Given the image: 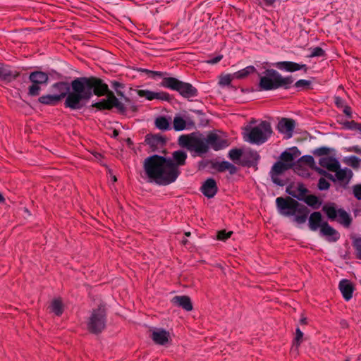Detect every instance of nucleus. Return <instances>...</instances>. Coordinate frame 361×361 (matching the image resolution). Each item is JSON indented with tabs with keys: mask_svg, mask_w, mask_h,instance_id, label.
Returning <instances> with one entry per match:
<instances>
[{
	"mask_svg": "<svg viewBox=\"0 0 361 361\" xmlns=\"http://www.w3.org/2000/svg\"><path fill=\"white\" fill-rule=\"evenodd\" d=\"M317 171H318L320 173H323V171L322 169L316 168Z\"/></svg>",
	"mask_w": 361,
	"mask_h": 361,
	"instance_id": "56",
	"label": "nucleus"
},
{
	"mask_svg": "<svg viewBox=\"0 0 361 361\" xmlns=\"http://www.w3.org/2000/svg\"><path fill=\"white\" fill-rule=\"evenodd\" d=\"M232 233H233L232 231L226 232L224 230L220 231L218 232L217 239L219 240H226V239H228L231 237Z\"/></svg>",
	"mask_w": 361,
	"mask_h": 361,
	"instance_id": "40",
	"label": "nucleus"
},
{
	"mask_svg": "<svg viewBox=\"0 0 361 361\" xmlns=\"http://www.w3.org/2000/svg\"><path fill=\"white\" fill-rule=\"evenodd\" d=\"M180 80H177L175 78L169 77V78H164L161 82V86L169 88L173 90H176L178 83Z\"/></svg>",
	"mask_w": 361,
	"mask_h": 361,
	"instance_id": "25",
	"label": "nucleus"
},
{
	"mask_svg": "<svg viewBox=\"0 0 361 361\" xmlns=\"http://www.w3.org/2000/svg\"><path fill=\"white\" fill-rule=\"evenodd\" d=\"M295 128V122L292 119L282 118L278 123L279 130L284 135L286 138H290Z\"/></svg>",
	"mask_w": 361,
	"mask_h": 361,
	"instance_id": "12",
	"label": "nucleus"
},
{
	"mask_svg": "<svg viewBox=\"0 0 361 361\" xmlns=\"http://www.w3.org/2000/svg\"><path fill=\"white\" fill-rule=\"evenodd\" d=\"M154 74L157 75H161V73H154Z\"/></svg>",
	"mask_w": 361,
	"mask_h": 361,
	"instance_id": "60",
	"label": "nucleus"
},
{
	"mask_svg": "<svg viewBox=\"0 0 361 361\" xmlns=\"http://www.w3.org/2000/svg\"><path fill=\"white\" fill-rule=\"evenodd\" d=\"M336 104L338 106H341V105H342V104H343V101H342V99H340V98H338V97H336Z\"/></svg>",
	"mask_w": 361,
	"mask_h": 361,
	"instance_id": "51",
	"label": "nucleus"
},
{
	"mask_svg": "<svg viewBox=\"0 0 361 361\" xmlns=\"http://www.w3.org/2000/svg\"><path fill=\"white\" fill-rule=\"evenodd\" d=\"M320 232L331 242L336 241L340 237L339 233L327 223H323Z\"/></svg>",
	"mask_w": 361,
	"mask_h": 361,
	"instance_id": "16",
	"label": "nucleus"
},
{
	"mask_svg": "<svg viewBox=\"0 0 361 361\" xmlns=\"http://www.w3.org/2000/svg\"><path fill=\"white\" fill-rule=\"evenodd\" d=\"M4 202V198L2 195V194L0 192V202Z\"/></svg>",
	"mask_w": 361,
	"mask_h": 361,
	"instance_id": "53",
	"label": "nucleus"
},
{
	"mask_svg": "<svg viewBox=\"0 0 361 361\" xmlns=\"http://www.w3.org/2000/svg\"><path fill=\"white\" fill-rule=\"evenodd\" d=\"M349 152H354L358 154H361V147L359 146H353L348 149Z\"/></svg>",
	"mask_w": 361,
	"mask_h": 361,
	"instance_id": "48",
	"label": "nucleus"
},
{
	"mask_svg": "<svg viewBox=\"0 0 361 361\" xmlns=\"http://www.w3.org/2000/svg\"><path fill=\"white\" fill-rule=\"evenodd\" d=\"M334 220H336L338 222L345 226H348L351 221L349 215L341 209L339 210L337 216Z\"/></svg>",
	"mask_w": 361,
	"mask_h": 361,
	"instance_id": "28",
	"label": "nucleus"
},
{
	"mask_svg": "<svg viewBox=\"0 0 361 361\" xmlns=\"http://www.w3.org/2000/svg\"><path fill=\"white\" fill-rule=\"evenodd\" d=\"M289 168L283 162L279 161L274 165L271 170V176L275 183H276V179L275 178V176H277L284 171L288 169Z\"/></svg>",
	"mask_w": 361,
	"mask_h": 361,
	"instance_id": "26",
	"label": "nucleus"
},
{
	"mask_svg": "<svg viewBox=\"0 0 361 361\" xmlns=\"http://www.w3.org/2000/svg\"><path fill=\"white\" fill-rule=\"evenodd\" d=\"M207 144L215 150L228 146L229 143L223 134L211 133L207 137Z\"/></svg>",
	"mask_w": 361,
	"mask_h": 361,
	"instance_id": "9",
	"label": "nucleus"
},
{
	"mask_svg": "<svg viewBox=\"0 0 361 361\" xmlns=\"http://www.w3.org/2000/svg\"><path fill=\"white\" fill-rule=\"evenodd\" d=\"M185 235H186L187 236H189V235H190V233H189V232H188V233H185Z\"/></svg>",
	"mask_w": 361,
	"mask_h": 361,
	"instance_id": "61",
	"label": "nucleus"
},
{
	"mask_svg": "<svg viewBox=\"0 0 361 361\" xmlns=\"http://www.w3.org/2000/svg\"><path fill=\"white\" fill-rule=\"evenodd\" d=\"M293 82L292 77H283L277 71L271 69L266 71L264 75L260 77L259 85L261 90H271L279 87L288 88Z\"/></svg>",
	"mask_w": 361,
	"mask_h": 361,
	"instance_id": "4",
	"label": "nucleus"
},
{
	"mask_svg": "<svg viewBox=\"0 0 361 361\" xmlns=\"http://www.w3.org/2000/svg\"><path fill=\"white\" fill-rule=\"evenodd\" d=\"M301 161L308 165L309 166L314 168L315 162L314 158L312 156H304L301 158Z\"/></svg>",
	"mask_w": 361,
	"mask_h": 361,
	"instance_id": "41",
	"label": "nucleus"
},
{
	"mask_svg": "<svg viewBox=\"0 0 361 361\" xmlns=\"http://www.w3.org/2000/svg\"><path fill=\"white\" fill-rule=\"evenodd\" d=\"M209 145L207 144V139L205 141L195 139V143L192 147H194L195 150L198 152H205L207 150Z\"/></svg>",
	"mask_w": 361,
	"mask_h": 361,
	"instance_id": "30",
	"label": "nucleus"
},
{
	"mask_svg": "<svg viewBox=\"0 0 361 361\" xmlns=\"http://www.w3.org/2000/svg\"><path fill=\"white\" fill-rule=\"evenodd\" d=\"M242 152L240 149H231L229 152V157L231 158V159L233 161L238 160L240 158Z\"/></svg>",
	"mask_w": 361,
	"mask_h": 361,
	"instance_id": "39",
	"label": "nucleus"
},
{
	"mask_svg": "<svg viewBox=\"0 0 361 361\" xmlns=\"http://www.w3.org/2000/svg\"><path fill=\"white\" fill-rule=\"evenodd\" d=\"M349 128L357 130L361 132V124L352 122L350 123Z\"/></svg>",
	"mask_w": 361,
	"mask_h": 361,
	"instance_id": "47",
	"label": "nucleus"
},
{
	"mask_svg": "<svg viewBox=\"0 0 361 361\" xmlns=\"http://www.w3.org/2000/svg\"><path fill=\"white\" fill-rule=\"evenodd\" d=\"M309 51H310V54L309 55L310 57H318L322 56L324 55V50L320 47H312L310 48Z\"/></svg>",
	"mask_w": 361,
	"mask_h": 361,
	"instance_id": "36",
	"label": "nucleus"
},
{
	"mask_svg": "<svg viewBox=\"0 0 361 361\" xmlns=\"http://www.w3.org/2000/svg\"><path fill=\"white\" fill-rule=\"evenodd\" d=\"M344 113L348 115V116H350V108L348 107H345L343 110Z\"/></svg>",
	"mask_w": 361,
	"mask_h": 361,
	"instance_id": "52",
	"label": "nucleus"
},
{
	"mask_svg": "<svg viewBox=\"0 0 361 361\" xmlns=\"http://www.w3.org/2000/svg\"><path fill=\"white\" fill-rule=\"evenodd\" d=\"M179 142L183 146L192 147L195 143V139L187 135H182L179 137Z\"/></svg>",
	"mask_w": 361,
	"mask_h": 361,
	"instance_id": "33",
	"label": "nucleus"
},
{
	"mask_svg": "<svg viewBox=\"0 0 361 361\" xmlns=\"http://www.w3.org/2000/svg\"><path fill=\"white\" fill-rule=\"evenodd\" d=\"M114 86L116 87H118V86H120V85H119L118 82H114Z\"/></svg>",
	"mask_w": 361,
	"mask_h": 361,
	"instance_id": "55",
	"label": "nucleus"
},
{
	"mask_svg": "<svg viewBox=\"0 0 361 361\" xmlns=\"http://www.w3.org/2000/svg\"><path fill=\"white\" fill-rule=\"evenodd\" d=\"M150 332L151 338L156 344L165 345L171 342L172 337L171 333L164 329L154 328Z\"/></svg>",
	"mask_w": 361,
	"mask_h": 361,
	"instance_id": "8",
	"label": "nucleus"
},
{
	"mask_svg": "<svg viewBox=\"0 0 361 361\" xmlns=\"http://www.w3.org/2000/svg\"><path fill=\"white\" fill-rule=\"evenodd\" d=\"M322 216L319 212L312 213L309 219V226L311 230L316 231L319 228L322 229L323 225Z\"/></svg>",
	"mask_w": 361,
	"mask_h": 361,
	"instance_id": "19",
	"label": "nucleus"
},
{
	"mask_svg": "<svg viewBox=\"0 0 361 361\" xmlns=\"http://www.w3.org/2000/svg\"><path fill=\"white\" fill-rule=\"evenodd\" d=\"M155 126L160 130H166L170 128V122L165 117L160 116L155 120Z\"/></svg>",
	"mask_w": 361,
	"mask_h": 361,
	"instance_id": "31",
	"label": "nucleus"
},
{
	"mask_svg": "<svg viewBox=\"0 0 361 361\" xmlns=\"http://www.w3.org/2000/svg\"><path fill=\"white\" fill-rule=\"evenodd\" d=\"M51 311L56 315H61L63 312V306L60 299H54L50 305Z\"/></svg>",
	"mask_w": 361,
	"mask_h": 361,
	"instance_id": "27",
	"label": "nucleus"
},
{
	"mask_svg": "<svg viewBox=\"0 0 361 361\" xmlns=\"http://www.w3.org/2000/svg\"><path fill=\"white\" fill-rule=\"evenodd\" d=\"M344 162L350 166L358 168L361 164V159L355 156H350L344 159Z\"/></svg>",
	"mask_w": 361,
	"mask_h": 361,
	"instance_id": "32",
	"label": "nucleus"
},
{
	"mask_svg": "<svg viewBox=\"0 0 361 361\" xmlns=\"http://www.w3.org/2000/svg\"><path fill=\"white\" fill-rule=\"evenodd\" d=\"M298 189L300 192V195H296L295 192H289V194H290L291 195L300 199V196H303L305 192H306V189L305 188V187L302 185H298Z\"/></svg>",
	"mask_w": 361,
	"mask_h": 361,
	"instance_id": "44",
	"label": "nucleus"
},
{
	"mask_svg": "<svg viewBox=\"0 0 361 361\" xmlns=\"http://www.w3.org/2000/svg\"><path fill=\"white\" fill-rule=\"evenodd\" d=\"M272 133L271 126L267 122H262L258 126L245 128L243 137L245 141L260 144L264 142Z\"/></svg>",
	"mask_w": 361,
	"mask_h": 361,
	"instance_id": "5",
	"label": "nucleus"
},
{
	"mask_svg": "<svg viewBox=\"0 0 361 361\" xmlns=\"http://www.w3.org/2000/svg\"><path fill=\"white\" fill-rule=\"evenodd\" d=\"M117 135H118L117 131H116V130H114V136H116Z\"/></svg>",
	"mask_w": 361,
	"mask_h": 361,
	"instance_id": "57",
	"label": "nucleus"
},
{
	"mask_svg": "<svg viewBox=\"0 0 361 361\" xmlns=\"http://www.w3.org/2000/svg\"><path fill=\"white\" fill-rule=\"evenodd\" d=\"M32 83H36L39 85L46 84L48 81V75L43 72L36 71L33 72L30 75L29 77Z\"/></svg>",
	"mask_w": 361,
	"mask_h": 361,
	"instance_id": "22",
	"label": "nucleus"
},
{
	"mask_svg": "<svg viewBox=\"0 0 361 361\" xmlns=\"http://www.w3.org/2000/svg\"><path fill=\"white\" fill-rule=\"evenodd\" d=\"M276 202L281 214L293 216L294 221L298 224L305 222L308 214V210L305 207L300 205L297 201L291 198L285 200L282 197H278Z\"/></svg>",
	"mask_w": 361,
	"mask_h": 361,
	"instance_id": "3",
	"label": "nucleus"
},
{
	"mask_svg": "<svg viewBox=\"0 0 361 361\" xmlns=\"http://www.w3.org/2000/svg\"><path fill=\"white\" fill-rule=\"evenodd\" d=\"M41 85L32 83V85L29 87V94L31 96H37L39 94L41 90Z\"/></svg>",
	"mask_w": 361,
	"mask_h": 361,
	"instance_id": "37",
	"label": "nucleus"
},
{
	"mask_svg": "<svg viewBox=\"0 0 361 361\" xmlns=\"http://www.w3.org/2000/svg\"><path fill=\"white\" fill-rule=\"evenodd\" d=\"M303 336V334L302 331L299 329H296V336L293 343V348H295L296 350H298V348L301 342L302 338Z\"/></svg>",
	"mask_w": 361,
	"mask_h": 361,
	"instance_id": "38",
	"label": "nucleus"
},
{
	"mask_svg": "<svg viewBox=\"0 0 361 361\" xmlns=\"http://www.w3.org/2000/svg\"><path fill=\"white\" fill-rule=\"evenodd\" d=\"M116 92H117V94H120V92L118 90H116Z\"/></svg>",
	"mask_w": 361,
	"mask_h": 361,
	"instance_id": "63",
	"label": "nucleus"
},
{
	"mask_svg": "<svg viewBox=\"0 0 361 361\" xmlns=\"http://www.w3.org/2000/svg\"><path fill=\"white\" fill-rule=\"evenodd\" d=\"M18 74L13 72L7 66H0V80L5 81H11L17 77Z\"/></svg>",
	"mask_w": 361,
	"mask_h": 361,
	"instance_id": "23",
	"label": "nucleus"
},
{
	"mask_svg": "<svg viewBox=\"0 0 361 361\" xmlns=\"http://www.w3.org/2000/svg\"><path fill=\"white\" fill-rule=\"evenodd\" d=\"M255 71V67L252 66H250L238 72L234 73V78L235 79H243L246 78L250 74L254 73Z\"/></svg>",
	"mask_w": 361,
	"mask_h": 361,
	"instance_id": "29",
	"label": "nucleus"
},
{
	"mask_svg": "<svg viewBox=\"0 0 361 361\" xmlns=\"http://www.w3.org/2000/svg\"><path fill=\"white\" fill-rule=\"evenodd\" d=\"M94 94L97 96L106 94V99L92 104V106L99 110L116 107L121 112L135 111L137 108L128 99L125 103L119 102L114 94L109 91L108 85L102 80L91 78H79L71 82V88L66 82H58L51 87V93L39 98L44 104H56L66 96L65 106L71 109H81Z\"/></svg>",
	"mask_w": 361,
	"mask_h": 361,
	"instance_id": "1",
	"label": "nucleus"
},
{
	"mask_svg": "<svg viewBox=\"0 0 361 361\" xmlns=\"http://www.w3.org/2000/svg\"><path fill=\"white\" fill-rule=\"evenodd\" d=\"M194 126V122L189 117H184L180 115H176L174 117L173 127L175 130L180 131L185 129H190Z\"/></svg>",
	"mask_w": 361,
	"mask_h": 361,
	"instance_id": "11",
	"label": "nucleus"
},
{
	"mask_svg": "<svg viewBox=\"0 0 361 361\" xmlns=\"http://www.w3.org/2000/svg\"><path fill=\"white\" fill-rule=\"evenodd\" d=\"M89 331L92 333L102 331L105 327V313L104 308L94 310L87 322Z\"/></svg>",
	"mask_w": 361,
	"mask_h": 361,
	"instance_id": "6",
	"label": "nucleus"
},
{
	"mask_svg": "<svg viewBox=\"0 0 361 361\" xmlns=\"http://www.w3.org/2000/svg\"><path fill=\"white\" fill-rule=\"evenodd\" d=\"M223 164H224V169L230 170L231 172L234 171L235 168L232 164H229L228 162H224Z\"/></svg>",
	"mask_w": 361,
	"mask_h": 361,
	"instance_id": "50",
	"label": "nucleus"
},
{
	"mask_svg": "<svg viewBox=\"0 0 361 361\" xmlns=\"http://www.w3.org/2000/svg\"><path fill=\"white\" fill-rule=\"evenodd\" d=\"M328 149L320 148L314 152V154L319 156V163L324 167L331 171H336L339 167L338 161L327 154Z\"/></svg>",
	"mask_w": 361,
	"mask_h": 361,
	"instance_id": "7",
	"label": "nucleus"
},
{
	"mask_svg": "<svg viewBox=\"0 0 361 361\" xmlns=\"http://www.w3.org/2000/svg\"><path fill=\"white\" fill-rule=\"evenodd\" d=\"M305 202L308 205L317 208L319 206L318 198L316 196L314 195H308L305 198Z\"/></svg>",
	"mask_w": 361,
	"mask_h": 361,
	"instance_id": "34",
	"label": "nucleus"
},
{
	"mask_svg": "<svg viewBox=\"0 0 361 361\" xmlns=\"http://www.w3.org/2000/svg\"><path fill=\"white\" fill-rule=\"evenodd\" d=\"M186 242H187V240H183V243L184 244H185V243H186Z\"/></svg>",
	"mask_w": 361,
	"mask_h": 361,
	"instance_id": "62",
	"label": "nucleus"
},
{
	"mask_svg": "<svg viewBox=\"0 0 361 361\" xmlns=\"http://www.w3.org/2000/svg\"><path fill=\"white\" fill-rule=\"evenodd\" d=\"M95 157H96L97 158H99V157H100V154H97V155H95Z\"/></svg>",
	"mask_w": 361,
	"mask_h": 361,
	"instance_id": "59",
	"label": "nucleus"
},
{
	"mask_svg": "<svg viewBox=\"0 0 361 361\" xmlns=\"http://www.w3.org/2000/svg\"><path fill=\"white\" fill-rule=\"evenodd\" d=\"M218 190L216 181L212 178L207 179L202 185L201 190L207 197H213Z\"/></svg>",
	"mask_w": 361,
	"mask_h": 361,
	"instance_id": "13",
	"label": "nucleus"
},
{
	"mask_svg": "<svg viewBox=\"0 0 361 361\" xmlns=\"http://www.w3.org/2000/svg\"><path fill=\"white\" fill-rule=\"evenodd\" d=\"M298 154L296 149H290L284 152L281 156V161L284 163L288 168H290L295 159L298 158Z\"/></svg>",
	"mask_w": 361,
	"mask_h": 361,
	"instance_id": "18",
	"label": "nucleus"
},
{
	"mask_svg": "<svg viewBox=\"0 0 361 361\" xmlns=\"http://www.w3.org/2000/svg\"><path fill=\"white\" fill-rule=\"evenodd\" d=\"M221 59H222V56L219 55V56H216V57H215V58H214L212 59H210V60L207 61V62L209 63L214 64V63H218Z\"/></svg>",
	"mask_w": 361,
	"mask_h": 361,
	"instance_id": "49",
	"label": "nucleus"
},
{
	"mask_svg": "<svg viewBox=\"0 0 361 361\" xmlns=\"http://www.w3.org/2000/svg\"><path fill=\"white\" fill-rule=\"evenodd\" d=\"M234 73L221 75L219 83L222 85H228L233 80H235Z\"/></svg>",
	"mask_w": 361,
	"mask_h": 361,
	"instance_id": "35",
	"label": "nucleus"
},
{
	"mask_svg": "<svg viewBox=\"0 0 361 361\" xmlns=\"http://www.w3.org/2000/svg\"><path fill=\"white\" fill-rule=\"evenodd\" d=\"M137 92L140 97H145L147 100L154 99L167 100L169 99V95L166 93L154 92L148 90H139Z\"/></svg>",
	"mask_w": 361,
	"mask_h": 361,
	"instance_id": "15",
	"label": "nucleus"
},
{
	"mask_svg": "<svg viewBox=\"0 0 361 361\" xmlns=\"http://www.w3.org/2000/svg\"><path fill=\"white\" fill-rule=\"evenodd\" d=\"M112 179H113V181H114V182H116V176H114L112 177Z\"/></svg>",
	"mask_w": 361,
	"mask_h": 361,
	"instance_id": "58",
	"label": "nucleus"
},
{
	"mask_svg": "<svg viewBox=\"0 0 361 361\" xmlns=\"http://www.w3.org/2000/svg\"><path fill=\"white\" fill-rule=\"evenodd\" d=\"M178 91L185 97H194L197 94V90L190 84L180 81L177 87Z\"/></svg>",
	"mask_w": 361,
	"mask_h": 361,
	"instance_id": "17",
	"label": "nucleus"
},
{
	"mask_svg": "<svg viewBox=\"0 0 361 361\" xmlns=\"http://www.w3.org/2000/svg\"><path fill=\"white\" fill-rule=\"evenodd\" d=\"M318 187L320 190H326L329 187V183L325 178H320Z\"/></svg>",
	"mask_w": 361,
	"mask_h": 361,
	"instance_id": "45",
	"label": "nucleus"
},
{
	"mask_svg": "<svg viewBox=\"0 0 361 361\" xmlns=\"http://www.w3.org/2000/svg\"><path fill=\"white\" fill-rule=\"evenodd\" d=\"M311 82L307 80H299L295 84V87L299 89L307 88L310 85Z\"/></svg>",
	"mask_w": 361,
	"mask_h": 361,
	"instance_id": "42",
	"label": "nucleus"
},
{
	"mask_svg": "<svg viewBox=\"0 0 361 361\" xmlns=\"http://www.w3.org/2000/svg\"><path fill=\"white\" fill-rule=\"evenodd\" d=\"M339 290L345 300L348 301L352 298L354 286L350 281L341 280L339 283Z\"/></svg>",
	"mask_w": 361,
	"mask_h": 361,
	"instance_id": "14",
	"label": "nucleus"
},
{
	"mask_svg": "<svg viewBox=\"0 0 361 361\" xmlns=\"http://www.w3.org/2000/svg\"><path fill=\"white\" fill-rule=\"evenodd\" d=\"M300 322H301V324H306V319L305 318H302L300 319Z\"/></svg>",
	"mask_w": 361,
	"mask_h": 361,
	"instance_id": "54",
	"label": "nucleus"
},
{
	"mask_svg": "<svg viewBox=\"0 0 361 361\" xmlns=\"http://www.w3.org/2000/svg\"><path fill=\"white\" fill-rule=\"evenodd\" d=\"M336 172V178L343 184H348L353 176V172L350 169L345 168L337 169Z\"/></svg>",
	"mask_w": 361,
	"mask_h": 361,
	"instance_id": "20",
	"label": "nucleus"
},
{
	"mask_svg": "<svg viewBox=\"0 0 361 361\" xmlns=\"http://www.w3.org/2000/svg\"><path fill=\"white\" fill-rule=\"evenodd\" d=\"M353 245L356 249L357 257L361 259V238L355 239Z\"/></svg>",
	"mask_w": 361,
	"mask_h": 361,
	"instance_id": "43",
	"label": "nucleus"
},
{
	"mask_svg": "<svg viewBox=\"0 0 361 361\" xmlns=\"http://www.w3.org/2000/svg\"><path fill=\"white\" fill-rule=\"evenodd\" d=\"M277 68L287 72H295L300 70H307L305 64H300L293 61H280L274 64Z\"/></svg>",
	"mask_w": 361,
	"mask_h": 361,
	"instance_id": "10",
	"label": "nucleus"
},
{
	"mask_svg": "<svg viewBox=\"0 0 361 361\" xmlns=\"http://www.w3.org/2000/svg\"><path fill=\"white\" fill-rule=\"evenodd\" d=\"M172 302L187 311H190L192 309L190 299L188 296H176L173 298Z\"/></svg>",
	"mask_w": 361,
	"mask_h": 361,
	"instance_id": "21",
	"label": "nucleus"
},
{
	"mask_svg": "<svg viewBox=\"0 0 361 361\" xmlns=\"http://www.w3.org/2000/svg\"><path fill=\"white\" fill-rule=\"evenodd\" d=\"M341 209H337L334 204H327L323 207V211L329 219L334 220Z\"/></svg>",
	"mask_w": 361,
	"mask_h": 361,
	"instance_id": "24",
	"label": "nucleus"
},
{
	"mask_svg": "<svg viewBox=\"0 0 361 361\" xmlns=\"http://www.w3.org/2000/svg\"><path fill=\"white\" fill-rule=\"evenodd\" d=\"M353 194L357 200H361V185L353 187Z\"/></svg>",
	"mask_w": 361,
	"mask_h": 361,
	"instance_id": "46",
	"label": "nucleus"
},
{
	"mask_svg": "<svg viewBox=\"0 0 361 361\" xmlns=\"http://www.w3.org/2000/svg\"><path fill=\"white\" fill-rule=\"evenodd\" d=\"M187 154L183 151L173 153V159L176 164L161 157L152 156L145 161V171L150 181L159 185H168L176 180L179 175L178 166L183 165Z\"/></svg>",
	"mask_w": 361,
	"mask_h": 361,
	"instance_id": "2",
	"label": "nucleus"
}]
</instances>
